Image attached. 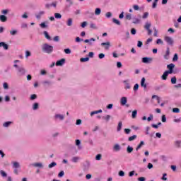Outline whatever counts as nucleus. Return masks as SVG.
<instances>
[{"label":"nucleus","instance_id":"nucleus-1","mask_svg":"<svg viewBox=\"0 0 181 181\" xmlns=\"http://www.w3.org/2000/svg\"><path fill=\"white\" fill-rule=\"evenodd\" d=\"M42 50L44 53H47V54H50L53 53L54 50V47L47 43H45L42 46Z\"/></svg>","mask_w":181,"mask_h":181},{"label":"nucleus","instance_id":"nucleus-2","mask_svg":"<svg viewBox=\"0 0 181 181\" xmlns=\"http://www.w3.org/2000/svg\"><path fill=\"white\" fill-rule=\"evenodd\" d=\"M152 26V23L151 22H146L144 25V29L148 31V35H152V30H151V27Z\"/></svg>","mask_w":181,"mask_h":181},{"label":"nucleus","instance_id":"nucleus-3","mask_svg":"<svg viewBox=\"0 0 181 181\" xmlns=\"http://www.w3.org/2000/svg\"><path fill=\"white\" fill-rule=\"evenodd\" d=\"M165 42H166L167 44L169 45V46H173V38L172 37L165 36L164 38Z\"/></svg>","mask_w":181,"mask_h":181},{"label":"nucleus","instance_id":"nucleus-4","mask_svg":"<svg viewBox=\"0 0 181 181\" xmlns=\"http://www.w3.org/2000/svg\"><path fill=\"white\" fill-rule=\"evenodd\" d=\"M167 69H168L167 71L169 72L170 74H172L173 73V69H175V64H170L167 65Z\"/></svg>","mask_w":181,"mask_h":181},{"label":"nucleus","instance_id":"nucleus-5","mask_svg":"<svg viewBox=\"0 0 181 181\" xmlns=\"http://www.w3.org/2000/svg\"><path fill=\"white\" fill-rule=\"evenodd\" d=\"M45 13L46 12H45V11H39L37 14H35L36 19H40Z\"/></svg>","mask_w":181,"mask_h":181},{"label":"nucleus","instance_id":"nucleus-6","mask_svg":"<svg viewBox=\"0 0 181 181\" xmlns=\"http://www.w3.org/2000/svg\"><path fill=\"white\" fill-rule=\"evenodd\" d=\"M170 54V49L169 47H167L165 54H164V59L165 60H169Z\"/></svg>","mask_w":181,"mask_h":181},{"label":"nucleus","instance_id":"nucleus-7","mask_svg":"<svg viewBox=\"0 0 181 181\" xmlns=\"http://www.w3.org/2000/svg\"><path fill=\"white\" fill-rule=\"evenodd\" d=\"M84 43H88L89 46H93V42H95V38L86 39L83 40Z\"/></svg>","mask_w":181,"mask_h":181},{"label":"nucleus","instance_id":"nucleus-8","mask_svg":"<svg viewBox=\"0 0 181 181\" xmlns=\"http://www.w3.org/2000/svg\"><path fill=\"white\" fill-rule=\"evenodd\" d=\"M18 71L19 73V76H23L26 73V71L25 70V68H23V67L18 68Z\"/></svg>","mask_w":181,"mask_h":181},{"label":"nucleus","instance_id":"nucleus-9","mask_svg":"<svg viewBox=\"0 0 181 181\" xmlns=\"http://www.w3.org/2000/svg\"><path fill=\"white\" fill-rule=\"evenodd\" d=\"M100 45L105 47V50H108V49H110V46H111V43L110 42H102Z\"/></svg>","mask_w":181,"mask_h":181},{"label":"nucleus","instance_id":"nucleus-10","mask_svg":"<svg viewBox=\"0 0 181 181\" xmlns=\"http://www.w3.org/2000/svg\"><path fill=\"white\" fill-rule=\"evenodd\" d=\"M66 63V59H61L56 62V66H63Z\"/></svg>","mask_w":181,"mask_h":181},{"label":"nucleus","instance_id":"nucleus-11","mask_svg":"<svg viewBox=\"0 0 181 181\" xmlns=\"http://www.w3.org/2000/svg\"><path fill=\"white\" fill-rule=\"evenodd\" d=\"M152 60H153V59L151 57H143L141 62H142V63L148 64L150 62H152Z\"/></svg>","mask_w":181,"mask_h":181},{"label":"nucleus","instance_id":"nucleus-12","mask_svg":"<svg viewBox=\"0 0 181 181\" xmlns=\"http://www.w3.org/2000/svg\"><path fill=\"white\" fill-rule=\"evenodd\" d=\"M71 5H73V1H69V3L66 4L64 7L65 11H70V8H71Z\"/></svg>","mask_w":181,"mask_h":181},{"label":"nucleus","instance_id":"nucleus-13","mask_svg":"<svg viewBox=\"0 0 181 181\" xmlns=\"http://www.w3.org/2000/svg\"><path fill=\"white\" fill-rule=\"evenodd\" d=\"M169 74H170V73L168 72V71H165L161 76L162 80H168V76H169Z\"/></svg>","mask_w":181,"mask_h":181},{"label":"nucleus","instance_id":"nucleus-14","mask_svg":"<svg viewBox=\"0 0 181 181\" xmlns=\"http://www.w3.org/2000/svg\"><path fill=\"white\" fill-rule=\"evenodd\" d=\"M54 118L56 119H60V121H63V119H64V115L57 114L55 115Z\"/></svg>","mask_w":181,"mask_h":181},{"label":"nucleus","instance_id":"nucleus-15","mask_svg":"<svg viewBox=\"0 0 181 181\" xmlns=\"http://www.w3.org/2000/svg\"><path fill=\"white\" fill-rule=\"evenodd\" d=\"M0 47H4V50H8V45L4 42H1Z\"/></svg>","mask_w":181,"mask_h":181},{"label":"nucleus","instance_id":"nucleus-16","mask_svg":"<svg viewBox=\"0 0 181 181\" xmlns=\"http://www.w3.org/2000/svg\"><path fill=\"white\" fill-rule=\"evenodd\" d=\"M144 145H145V142L144 141H141L140 142V144L136 148V152H138V151H139V149H141L142 148V146H144Z\"/></svg>","mask_w":181,"mask_h":181},{"label":"nucleus","instance_id":"nucleus-17","mask_svg":"<svg viewBox=\"0 0 181 181\" xmlns=\"http://www.w3.org/2000/svg\"><path fill=\"white\" fill-rule=\"evenodd\" d=\"M113 151H115V152L121 151V146L119 144H115L113 147Z\"/></svg>","mask_w":181,"mask_h":181},{"label":"nucleus","instance_id":"nucleus-18","mask_svg":"<svg viewBox=\"0 0 181 181\" xmlns=\"http://www.w3.org/2000/svg\"><path fill=\"white\" fill-rule=\"evenodd\" d=\"M80 157L78 156H74L71 158V162H73L74 163H77V162H78L80 160Z\"/></svg>","mask_w":181,"mask_h":181},{"label":"nucleus","instance_id":"nucleus-19","mask_svg":"<svg viewBox=\"0 0 181 181\" xmlns=\"http://www.w3.org/2000/svg\"><path fill=\"white\" fill-rule=\"evenodd\" d=\"M174 145L175 148H181V140H177L175 141Z\"/></svg>","mask_w":181,"mask_h":181},{"label":"nucleus","instance_id":"nucleus-20","mask_svg":"<svg viewBox=\"0 0 181 181\" xmlns=\"http://www.w3.org/2000/svg\"><path fill=\"white\" fill-rule=\"evenodd\" d=\"M141 86L144 87V90L146 89L147 86H146V83H145V78L144 77L141 78Z\"/></svg>","mask_w":181,"mask_h":181},{"label":"nucleus","instance_id":"nucleus-21","mask_svg":"<svg viewBox=\"0 0 181 181\" xmlns=\"http://www.w3.org/2000/svg\"><path fill=\"white\" fill-rule=\"evenodd\" d=\"M0 21H1V22H6L8 21V18L5 15H1Z\"/></svg>","mask_w":181,"mask_h":181},{"label":"nucleus","instance_id":"nucleus-22","mask_svg":"<svg viewBox=\"0 0 181 181\" xmlns=\"http://www.w3.org/2000/svg\"><path fill=\"white\" fill-rule=\"evenodd\" d=\"M33 166H34L35 168H43V163H35L33 164Z\"/></svg>","mask_w":181,"mask_h":181},{"label":"nucleus","instance_id":"nucleus-23","mask_svg":"<svg viewBox=\"0 0 181 181\" xmlns=\"http://www.w3.org/2000/svg\"><path fill=\"white\" fill-rule=\"evenodd\" d=\"M43 35L47 39V40H52V37H50V35H49V33H47V31H44Z\"/></svg>","mask_w":181,"mask_h":181},{"label":"nucleus","instance_id":"nucleus-24","mask_svg":"<svg viewBox=\"0 0 181 181\" xmlns=\"http://www.w3.org/2000/svg\"><path fill=\"white\" fill-rule=\"evenodd\" d=\"M141 23V20L138 18H133V21L132 23H134V25H138V23Z\"/></svg>","mask_w":181,"mask_h":181},{"label":"nucleus","instance_id":"nucleus-25","mask_svg":"<svg viewBox=\"0 0 181 181\" xmlns=\"http://www.w3.org/2000/svg\"><path fill=\"white\" fill-rule=\"evenodd\" d=\"M127 97H122V98H121V104L122 105H125V104H127Z\"/></svg>","mask_w":181,"mask_h":181},{"label":"nucleus","instance_id":"nucleus-26","mask_svg":"<svg viewBox=\"0 0 181 181\" xmlns=\"http://www.w3.org/2000/svg\"><path fill=\"white\" fill-rule=\"evenodd\" d=\"M102 118H103V119H105V121H106V122H108V121H110V119H111V115H107L106 116L102 117Z\"/></svg>","mask_w":181,"mask_h":181},{"label":"nucleus","instance_id":"nucleus-27","mask_svg":"<svg viewBox=\"0 0 181 181\" xmlns=\"http://www.w3.org/2000/svg\"><path fill=\"white\" fill-rule=\"evenodd\" d=\"M13 168H14V169H18V168H21V165H19V163H18V162H13Z\"/></svg>","mask_w":181,"mask_h":181},{"label":"nucleus","instance_id":"nucleus-28","mask_svg":"<svg viewBox=\"0 0 181 181\" xmlns=\"http://www.w3.org/2000/svg\"><path fill=\"white\" fill-rule=\"evenodd\" d=\"M124 83H125L124 88L125 90H129L131 88V85L128 83V81H124Z\"/></svg>","mask_w":181,"mask_h":181},{"label":"nucleus","instance_id":"nucleus-29","mask_svg":"<svg viewBox=\"0 0 181 181\" xmlns=\"http://www.w3.org/2000/svg\"><path fill=\"white\" fill-rule=\"evenodd\" d=\"M66 25L68 26H73V18H68L66 21Z\"/></svg>","mask_w":181,"mask_h":181},{"label":"nucleus","instance_id":"nucleus-30","mask_svg":"<svg viewBox=\"0 0 181 181\" xmlns=\"http://www.w3.org/2000/svg\"><path fill=\"white\" fill-rule=\"evenodd\" d=\"M121 129H122V122H119L118 126L117 128V132H119V131H121Z\"/></svg>","mask_w":181,"mask_h":181},{"label":"nucleus","instance_id":"nucleus-31","mask_svg":"<svg viewBox=\"0 0 181 181\" xmlns=\"http://www.w3.org/2000/svg\"><path fill=\"white\" fill-rule=\"evenodd\" d=\"M134 151V148L131 146H128L127 148V153H132V151Z\"/></svg>","mask_w":181,"mask_h":181},{"label":"nucleus","instance_id":"nucleus-32","mask_svg":"<svg viewBox=\"0 0 181 181\" xmlns=\"http://www.w3.org/2000/svg\"><path fill=\"white\" fill-rule=\"evenodd\" d=\"M136 115H138V110H134L132 113V118H133V119L136 118Z\"/></svg>","mask_w":181,"mask_h":181},{"label":"nucleus","instance_id":"nucleus-33","mask_svg":"<svg viewBox=\"0 0 181 181\" xmlns=\"http://www.w3.org/2000/svg\"><path fill=\"white\" fill-rule=\"evenodd\" d=\"M84 170H88L90 169V162L87 161L86 163L83 165Z\"/></svg>","mask_w":181,"mask_h":181},{"label":"nucleus","instance_id":"nucleus-34","mask_svg":"<svg viewBox=\"0 0 181 181\" xmlns=\"http://www.w3.org/2000/svg\"><path fill=\"white\" fill-rule=\"evenodd\" d=\"M88 60H90V58L88 57H86L85 58H81L80 59V62L81 63H86V62H88Z\"/></svg>","mask_w":181,"mask_h":181},{"label":"nucleus","instance_id":"nucleus-35","mask_svg":"<svg viewBox=\"0 0 181 181\" xmlns=\"http://www.w3.org/2000/svg\"><path fill=\"white\" fill-rule=\"evenodd\" d=\"M95 15H101V8H96L95 10Z\"/></svg>","mask_w":181,"mask_h":181},{"label":"nucleus","instance_id":"nucleus-36","mask_svg":"<svg viewBox=\"0 0 181 181\" xmlns=\"http://www.w3.org/2000/svg\"><path fill=\"white\" fill-rule=\"evenodd\" d=\"M39 108V103H35L33 105V110L34 111H36V110H37Z\"/></svg>","mask_w":181,"mask_h":181},{"label":"nucleus","instance_id":"nucleus-37","mask_svg":"<svg viewBox=\"0 0 181 181\" xmlns=\"http://www.w3.org/2000/svg\"><path fill=\"white\" fill-rule=\"evenodd\" d=\"M113 23H115L116 25H118L119 26L121 25V21L117 20V18H112Z\"/></svg>","mask_w":181,"mask_h":181},{"label":"nucleus","instance_id":"nucleus-38","mask_svg":"<svg viewBox=\"0 0 181 181\" xmlns=\"http://www.w3.org/2000/svg\"><path fill=\"white\" fill-rule=\"evenodd\" d=\"M54 166H57V163H56V162H52V163H51L50 164H49L48 168H49V169H52V168H54Z\"/></svg>","mask_w":181,"mask_h":181},{"label":"nucleus","instance_id":"nucleus-39","mask_svg":"<svg viewBox=\"0 0 181 181\" xmlns=\"http://www.w3.org/2000/svg\"><path fill=\"white\" fill-rule=\"evenodd\" d=\"M136 137H137L136 135H133V136H129V137L128 138V141H129V142H131L132 141H135V139H136Z\"/></svg>","mask_w":181,"mask_h":181},{"label":"nucleus","instance_id":"nucleus-40","mask_svg":"<svg viewBox=\"0 0 181 181\" xmlns=\"http://www.w3.org/2000/svg\"><path fill=\"white\" fill-rule=\"evenodd\" d=\"M11 124H12V122H5L4 124H3V127L4 128H8V127H9V125H11Z\"/></svg>","mask_w":181,"mask_h":181},{"label":"nucleus","instance_id":"nucleus-41","mask_svg":"<svg viewBox=\"0 0 181 181\" xmlns=\"http://www.w3.org/2000/svg\"><path fill=\"white\" fill-rule=\"evenodd\" d=\"M125 19L127 21H131V19H132V15L131 13H127L125 16Z\"/></svg>","mask_w":181,"mask_h":181},{"label":"nucleus","instance_id":"nucleus-42","mask_svg":"<svg viewBox=\"0 0 181 181\" xmlns=\"http://www.w3.org/2000/svg\"><path fill=\"white\" fill-rule=\"evenodd\" d=\"M0 175H1V176H2V177H6L8 176V174L2 170H0Z\"/></svg>","mask_w":181,"mask_h":181},{"label":"nucleus","instance_id":"nucleus-43","mask_svg":"<svg viewBox=\"0 0 181 181\" xmlns=\"http://www.w3.org/2000/svg\"><path fill=\"white\" fill-rule=\"evenodd\" d=\"M54 18H55V19H62V14H60L59 13H55Z\"/></svg>","mask_w":181,"mask_h":181},{"label":"nucleus","instance_id":"nucleus-44","mask_svg":"<svg viewBox=\"0 0 181 181\" xmlns=\"http://www.w3.org/2000/svg\"><path fill=\"white\" fill-rule=\"evenodd\" d=\"M173 112H174L175 114H179V112H180V109H179L177 107H174L173 109Z\"/></svg>","mask_w":181,"mask_h":181},{"label":"nucleus","instance_id":"nucleus-45","mask_svg":"<svg viewBox=\"0 0 181 181\" xmlns=\"http://www.w3.org/2000/svg\"><path fill=\"white\" fill-rule=\"evenodd\" d=\"M64 53H66V54H70L71 53V49L69 48H66L64 49Z\"/></svg>","mask_w":181,"mask_h":181},{"label":"nucleus","instance_id":"nucleus-46","mask_svg":"<svg viewBox=\"0 0 181 181\" xmlns=\"http://www.w3.org/2000/svg\"><path fill=\"white\" fill-rule=\"evenodd\" d=\"M3 87H4V88L5 90H8V88H9V85H8V83L4 82V83H3Z\"/></svg>","mask_w":181,"mask_h":181},{"label":"nucleus","instance_id":"nucleus-47","mask_svg":"<svg viewBox=\"0 0 181 181\" xmlns=\"http://www.w3.org/2000/svg\"><path fill=\"white\" fill-rule=\"evenodd\" d=\"M105 16H106V18H110L112 16V13L108 11L106 13Z\"/></svg>","mask_w":181,"mask_h":181},{"label":"nucleus","instance_id":"nucleus-48","mask_svg":"<svg viewBox=\"0 0 181 181\" xmlns=\"http://www.w3.org/2000/svg\"><path fill=\"white\" fill-rule=\"evenodd\" d=\"M36 98H37V95L36 94H33L31 95L30 98V100H36Z\"/></svg>","mask_w":181,"mask_h":181},{"label":"nucleus","instance_id":"nucleus-49","mask_svg":"<svg viewBox=\"0 0 181 181\" xmlns=\"http://www.w3.org/2000/svg\"><path fill=\"white\" fill-rule=\"evenodd\" d=\"M149 16V13L145 12L142 16L143 19H146Z\"/></svg>","mask_w":181,"mask_h":181},{"label":"nucleus","instance_id":"nucleus-50","mask_svg":"<svg viewBox=\"0 0 181 181\" xmlns=\"http://www.w3.org/2000/svg\"><path fill=\"white\" fill-rule=\"evenodd\" d=\"M153 119V115L150 114L149 117L147 118V121L149 122Z\"/></svg>","mask_w":181,"mask_h":181},{"label":"nucleus","instance_id":"nucleus-51","mask_svg":"<svg viewBox=\"0 0 181 181\" xmlns=\"http://www.w3.org/2000/svg\"><path fill=\"white\" fill-rule=\"evenodd\" d=\"M176 81H177L176 76L171 78V83L173 84H176Z\"/></svg>","mask_w":181,"mask_h":181},{"label":"nucleus","instance_id":"nucleus-52","mask_svg":"<svg viewBox=\"0 0 181 181\" xmlns=\"http://www.w3.org/2000/svg\"><path fill=\"white\" fill-rule=\"evenodd\" d=\"M40 28H42V29H45V28H47V25H46L45 23H42L40 25Z\"/></svg>","mask_w":181,"mask_h":181},{"label":"nucleus","instance_id":"nucleus-53","mask_svg":"<svg viewBox=\"0 0 181 181\" xmlns=\"http://www.w3.org/2000/svg\"><path fill=\"white\" fill-rule=\"evenodd\" d=\"M16 33H18V30H11L10 32V34L12 35V36H15V35H16Z\"/></svg>","mask_w":181,"mask_h":181},{"label":"nucleus","instance_id":"nucleus-54","mask_svg":"<svg viewBox=\"0 0 181 181\" xmlns=\"http://www.w3.org/2000/svg\"><path fill=\"white\" fill-rule=\"evenodd\" d=\"M32 55V54L30 53V52L26 50L25 51V57L26 59H28V57H30Z\"/></svg>","mask_w":181,"mask_h":181},{"label":"nucleus","instance_id":"nucleus-55","mask_svg":"<svg viewBox=\"0 0 181 181\" xmlns=\"http://www.w3.org/2000/svg\"><path fill=\"white\" fill-rule=\"evenodd\" d=\"M102 155L101 154H98L96 156H95V160H101V158H102Z\"/></svg>","mask_w":181,"mask_h":181},{"label":"nucleus","instance_id":"nucleus-56","mask_svg":"<svg viewBox=\"0 0 181 181\" xmlns=\"http://www.w3.org/2000/svg\"><path fill=\"white\" fill-rule=\"evenodd\" d=\"M138 88H139V85L136 83L134 86V91H138Z\"/></svg>","mask_w":181,"mask_h":181},{"label":"nucleus","instance_id":"nucleus-57","mask_svg":"<svg viewBox=\"0 0 181 181\" xmlns=\"http://www.w3.org/2000/svg\"><path fill=\"white\" fill-rule=\"evenodd\" d=\"M177 59H178L177 54H175L173 58V62H177Z\"/></svg>","mask_w":181,"mask_h":181},{"label":"nucleus","instance_id":"nucleus-58","mask_svg":"<svg viewBox=\"0 0 181 181\" xmlns=\"http://www.w3.org/2000/svg\"><path fill=\"white\" fill-rule=\"evenodd\" d=\"M8 12H9V10H8V9H4V10L1 11V13L3 15H6L8 13Z\"/></svg>","mask_w":181,"mask_h":181},{"label":"nucleus","instance_id":"nucleus-59","mask_svg":"<svg viewBox=\"0 0 181 181\" xmlns=\"http://www.w3.org/2000/svg\"><path fill=\"white\" fill-rule=\"evenodd\" d=\"M53 40L54 42H59L60 40V38L59 37V36L57 35L54 37Z\"/></svg>","mask_w":181,"mask_h":181},{"label":"nucleus","instance_id":"nucleus-60","mask_svg":"<svg viewBox=\"0 0 181 181\" xmlns=\"http://www.w3.org/2000/svg\"><path fill=\"white\" fill-rule=\"evenodd\" d=\"M133 8H134V11H139V6H138L136 4L134 5Z\"/></svg>","mask_w":181,"mask_h":181},{"label":"nucleus","instance_id":"nucleus-61","mask_svg":"<svg viewBox=\"0 0 181 181\" xmlns=\"http://www.w3.org/2000/svg\"><path fill=\"white\" fill-rule=\"evenodd\" d=\"M98 57H99V59H104V57H105V54L100 53L98 54Z\"/></svg>","mask_w":181,"mask_h":181},{"label":"nucleus","instance_id":"nucleus-62","mask_svg":"<svg viewBox=\"0 0 181 181\" xmlns=\"http://www.w3.org/2000/svg\"><path fill=\"white\" fill-rule=\"evenodd\" d=\"M131 33L132 35H136V30L135 28H132Z\"/></svg>","mask_w":181,"mask_h":181},{"label":"nucleus","instance_id":"nucleus-63","mask_svg":"<svg viewBox=\"0 0 181 181\" xmlns=\"http://www.w3.org/2000/svg\"><path fill=\"white\" fill-rule=\"evenodd\" d=\"M162 122H166V115H163L161 118Z\"/></svg>","mask_w":181,"mask_h":181},{"label":"nucleus","instance_id":"nucleus-64","mask_svg":"<svg viewBox=\"0 0 181 181\" xmlns=\"http://www.w3.org/2000/svg\"><path fill=\"white\" fill-rule=\"evenodd\" d=\"M139 181H145L146 179L144 177H140L138 178Z\"/></svg>","mask_w":181,"mask_h":181}]
</instances>
